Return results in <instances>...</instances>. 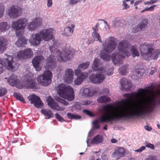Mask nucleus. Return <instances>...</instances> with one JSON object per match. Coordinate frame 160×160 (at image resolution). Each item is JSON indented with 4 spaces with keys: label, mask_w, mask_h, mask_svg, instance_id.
<instances>
[{
    "label": "nucleus",
    "mask_w": 160,
    "mask_h": 160,
    "mask_svg": "<svg viewBox=\"0 0 160 160\" xmlns=\"http://www.w3.org/2000/svg\"><path fill=\"white\" fill-rule=\"evenodd\" d=\"M27 22V19L25 18H21L14 21L12 22V28L16 30H19L24 28L26 24V22Z\"/></svg>",
    "instance_id": "nucleus-14"
},
{
    "label": "nucleus",
    "mask_w": 160,
    "mask_h": 160,
    "mask_svg": "<svg viewBox=\"0 0 160 160\" xmlns=\"http://www.w3.org/2000/svg\"><path fill=\"white\" fill-rule=\"evenodd\" d=\"M41 113L45 116H47L48 119L53 117V113L49 109H43L41 110Z\"/></svg>",
    "instance_id": "nucleus-32"
},
{
    "label": "nucleus",
    "mask_w": 160,
    "mask_h": 160,
    "mask_svg": "<svg viewBox=\"0 0 160 160\" xmlns=\"http://www.w3.org/2000/svg\"><path fill=\"white\" fill-rule=\"evenodd\" d=\"M47 64L50 67L54 66L56 62L55 57L52 55H50L46 60Z\"/></svg>",
    "instance_id": "nucleus-28"
},
{
    "label": "nucleus",
    "mask_w": 160,
    "mask_h": 160,
    "mask_svg": "<svg viewBox=\"0 0 160 160\" xmlns=\"http://www.w3.org/2000/svg\"><path fill=\"white\" fill-rule=\"evenodd\" d=\"M98 59L97 58H95L92 66V68L94 71H97L98 70Z\"/></svg>",
    "instance_id": "nucleus-40"
},
{
    "label": "nucleus",
    "mask_w": 160,
    "mask_h": 160,
    "mask_svg": "<svg viewBox=\"0 0 160 160\" xmlns=\"http://www.w3.org/2000/svg\"><path fill=\"white\" fill-rule=\"evenodd\" d=\"M48 104L51 109L57 111H62L64 109L60 107L58 103L55 102L51 96H49L47 99Z\"/></svg>",
    "instance_id": "nucleus-17"
},
{
    "label": "nucleus",
    "mask_w": 160,
    "mask_h": 160,
    "mask_svg": "<svg viewBox=\"0 0 160 160\" xmlns=\"http://www.w3.org/2000/svg\"><path fill=\"white\" fill-rule=\"evenodd\" d=\"M53 32L51 29H43L39 33L32 34L29 42L34 46L39 45L42 39L46 41L51 40L53 37Z\"/></svg>",
    "instance_id": "nucleus-4"
},
{
    "label": "nucleus",
    "mask_w": 160,
    "mask_h": 160,
    "mask_svg": "<svg viewBox=\"0 0 160 160\" xmlns=\"http://www.w3.org/2000/svg\"><path fill=\"white\" fill-rule=\"evenodd\" d=\"M5 79H7L8 84L12 86H15L17 88L21 89L23 88V84L21 81L18 79L17 76L14 74L11 75L8 78H5Z\"/></svg>",
    "instance_id": "nucleus-11"
},
{
    "label": "nucleus",
    "mask_w": 160,
    "mask_h": 160,
    "mask_svg": "<svg viewBox=\"0 0 160 160\" xmlns=\"http://www.w3.org/2000/svg\"><path fill=\"white\" fill-rule=\"evenodd\" d=\"M73 72L72 69L68 68L65 71V74L63 76L64 80L68 83H71L73 79Z\"/></svg>",
    "instance_id": "nucleus-23"
},
{
    "label": "nucleus",
    "mask_w": 160,
    "mask_h": 160,
    "mask_svg": "<svg viewBox=\"0 0 160 160\" xmlns=\"http://www.w3.org/2000/svg\"><path fill=\"white\" fill-rule=\"evenodd\" d=\"M153 45L144 43L140 45V53L142 58L145 60L149 59V58L153 56V59H157L160 54L159 50L155 51L152 48Z\"/></svg>",
    "instance_id": "nucleus-5"
},
{
    "label": "nucleus",
    "mask_w": 160,
    "mask_h": 160,
    "mask_svg": "<svg viewBox=\"0 0 160 160\" xmlns=\"http://www.w3.org/2000/svg\"><path fill=\"white\" fill-rule=\"evenodd\" d=\"M13 96L18 100L23 102V103H26V102L24 100L21 94L18 93L17 92H15L13 94Z\"/></svg>",
    "instance_id": "nucleus-36"
},
{
    "label": "nucleus",
    "mask_w": 160,
    "mask_h": 160,
    "mask_svg": "<svg viewBox=\"0 0 160 160\" xmlns=\"http://www.w3.org/2000/svg\"><path fill=\"white\" fill-rule=\"evenodd\" d=\"M102 159L103 160H107L108 159V158L105 155H103L102 156Z\"/></svg>",
    "instance_id": "nucleus-64"
},
{
    "label": "nucleus",
    "mask_w": 160,
    "mask_h": 160,
    "mask_svg": "<svg viewBox=\"0 0 160 160\" xmlns=\"http://www.w3.org/2000/svg\"><path fill=\"white\" fill-rule=\"evenodd\" d=\"M92 30L93 32H92L97 33L98 31V28L97 26H95L94 27H92Z\"/></svg>",
    "instance_id": "nucleus-57"
},
{
    "label": "nucleus",
    "mask_w": 160,
    "mask_h": 160,
    "mask_svg": "<svg viewBox=\"0 0 160 160\" xmlns=\"http://www.w3.org/2000/svg\"><path fill=\"white\" fill-rule=\"evenodd\" d=\"M7 93L6 89L5 88H0V97H2L5 95Z\"/></svg>",
    "instance_id": "nucleus-47"
},
{
    "label": "nucleus",
    "mask_w": 160,
    "mask_h": 160,
    "mask_svg": "<svg viewBox=\"0 0 160 160\" xmlns=\"http://www.w3.org/2000/svg\"><path fill=\"white\" fill-rule=\"evenodd\" d=\"M122 5L123 7V8L122 9L123 10L127 9L129 8V6L126 3L125 1H123Z\"/></svg>",
    "instance_id": "nucleus-52"
},
{
    "label": "nucleus",
    "mask_w": 160,
    "mask_h": 160,
    "mask_svg": "<svg viewBox=\"0 0 160 160\" xmlns=\"http://www.w3.org/2000/svg\"><path fill=\"white\" fill-rule=\"evenodd\" d=\"M156 5H153L149 8H147V10H148V11H152L154 10V7H156Z\"/></svg>",
    "instance_id": "nucleus-58"
},
{
    "label": "nucleus",
    "mask_w": 160,
    "mask_h": 160,
    "mask_svg": "<svg viewBox=\"0 0 160 160\" xmlns=\"http://www.w3.org/2000/svg\"><path fill=\"white\" fill-rule=\"evenodd\" d=\"M81 0H70L69 3L70 4L72 5L75 4L79 2Z\"/></svg>",
    "instance_id": "nucleus-50"
},
{
    "label": "nucleus",
    "mask_w": 160,
    "mask_h": 160,
    "mask_svg": "<svg viewBox=\"0 0 160 160\" xmlns=\"http://www.w3.org/2000/svg\"><path fill=\"white\" fill-rule=\"evenodd\" d=\"M44 61V58L42 55H38L32 59V62L34 67L37 71H40L41 68L40 66Z\"/></svg>",
    "instance_id": "nucleus-18"
},
{
    "label": "nucleus",
    "mask_w": 160,
    "mask_h": 160,
    "mask_svg": "<svg viewBox=\"0 0 160 160\" xmlns=\"http://www.w3.org/2000/svg\"><path fill=\"white\" fill-rule=\"evenodd\" d=\"M89 65V62H86L85 63H83L79 65L78 68L80 69H85L87 68Z\"/></svg>",
    "instance_id": "nucleus-43"
},
{
    "label": "nucleus",
    "mask_w": 160,
    "mask_h": 160,
    "mask_svg": "<svg viewBox=\"0 0 160 160\" xmlns=\"http://www.w3.org/2000/svg\"><path fill=\"white\" fill-rule=\"evenodd\" d=\"M122 90L128 91L132 87L131 81L128 80L125 78H122L120 81Z\"/></svg>",
    "instance_id": "nucleus-21"
},
{
    "label": "nucleus",
    "mask_w": 160,
    "mask_h": 160,
    "mask_svg": "<svg viewBox=\"0 0 160 160\" xmlns=\"http://www.w3.org/2000/svg\"><path fill=\"white\" fill-rule=\"evenodd\" d=\"M92 36L95 40L96 41H99L101 43L102 42L101 37L99 33L92 32Z\"/></svg>",
    "instance_id": "nucleus-38"
},
{
    "label": "nucleus",
    "mask_w": 160,
    "mask_h": 160,
    "mask_svg": "<svg viewBox=\"0 0 160 160\" xmlns=\"http://www.w3.org/2000/svg\"><path fill=\"white\" fill-rule=\"evenodd\" d=\"M146 149L145 146H142L139 148L136 151L139 152H140Z\"/></svg>",
    "instance_id": "nucleus-54"
},
{
    "label": "nucleus",
    "mask_w": 160,
    "mask_h": 160,
    "mask_svg": "<svg viewBox=\"0 0 160 160\" xmlns=\"http://www.w3.org/2000/svg\"><path fill=\"white\" fill-rule=\"evenodd\" d=\"M49 49L51 52H55L54 48L52 46H50L49 47Z\"/></svg>",
    "instance_id": "nucleus-61"
},
{
    "label": "nucleus",
    "mask_w": 160,
    "mask_h": 160,
    "mask_svg": "<svg viewBox=\"0 0 160 160\" xmlns=\"http://www.w3.org/2000/svg\"><path fill=\"white\" fill-rule=\"evenodd\" d=\"M10 28V26L7 22H2L0 23V32H4Z\"/></svg>",
    "instance_id": "nucleus-27"
},
{
    "label": "nucleus",
    "mask_w": 160,
    "mask_h": 160,
    "mask_svg": "<svg viewBox=\"0 0 160 160\" xmlns=\"http://www.w3.org/2000/svg\"><path fill=\"white\" fill-rule=\"evenodd\" d=\"M42 19L39 18H36L35 20L29 22L27 26V28L29 31H32L37 29L38 27L41 25Z\"/></svg>",
    "instance_id": "nucleus-20"
},
{
    "label": "nucleus",
    "mask_w": 160,
    "mask_h": 160,
    "mask_svg": "<svg viewBox=\"0 0 160 160\" xmlns=\"http://www.w3.org/2000/svg\"><path fill=\"white\" fill-rule=\"evenodd\" d=\"M118 23L117 21L114 20L112 21V27H114L117 25V24Z\"/></svg>",
    "instance_id": "nucleus-59"
},
{
    "label": "nucleus",
    "mask_w": 160,
    "mask_h": 160,
    "mask_svg": "<svg viewBox=\"0 0 160 160\" xmlns=\"http://www.w3.org/2000/svg\"><path fill=\"white\" fill-rule=\"evenodd\" d=\"M102 94H106L109 95L110 94V92L109 91V90L106 88H104L102 91Z\"/></svg>",
    "instance_id": "nucleus-49"
},
{
    "label": "nucleus",
    "mask_w": 160,
    "mask_h": 160,
    "mask_svg": "<svg viewBox=\"0 0 160 160\" xmlns=\"http://www.w3.org/2000/svg\"><path fill=\"white\" fill-rule=\"evenodd\" d=\"M91 101L90 100H86L81 102H78L75 103L74 107L76 109L80 110L82 108L81 106L88 105L91 104Z\"/></svg>",
    "instance_id": "nucleus-25"
},
{
    "label": "nucleus",
    "mask_w": 160,
    "mask_h": 160,
    "mask_svg": "<svg viewBox=\"0 0 160 160\" xmlns=\"http://www.w3.org/2000/svg\"><path fill=\"white\" fill-rule=\"evenodd\" d=\"M93 135V131L91 130L89 131L88 134V136L87 138L86 142L87 144L88 147L90 146L91 144H98L101 143L103 142V136L100 134H98L94 137L91 140V142L89 143V141L91 139V138Z\"/></svg>",
    "instance_id": "nucleus-10"
},
{
    "label": "nucleus",
    "mask_w": 160,
    "mask_h": 160,
    "mask_svg": "<svg viewBox=\"0 0 160 160\" xmlns=\"http://www.w3.org/2000/svg\"><path fill=\"white\" fill-rule=\"evenodd\" d=\"M160 104V100H157L156 99H153L152 100V102L149 108H147L145 110L140 109L138 110L139 112H145L144 115L142 116H145L148 114L152 112L154 109L156 107Z\"/></svg>",
    "instance_id": "nucleus-16"
},
{
    "label": "nucleus",
    "mask_w": 160,
    "mask_h": 160,
    "mask_svg": "<svg viewBox=\"0 0 160 160\" xmlns=\"http://www.w3.org/2000/svg\"><path fill=\"white\" fill-rule=\"evenodd\" d=\"M22 10L20 8L16 6L11 8L8 11L9 16L12 18H16L18 17L21 13Z\"/></svg>",
    "instance_id": "nucleus-19"
},
{
    "label": "nucleus",
    "mask_w": 160,
    "mask_h": 160,
    "mask_svg": "<svg viewBox=\"0 0 160 160\" xmlns=\"http://www.w3.org/2000/svg\"><path fill=\"white\" fill-rule=\"evenodd\" d=\"M83 94L86 97H91L92 95V93L91 92L89 89L88 88H86L83 89Z\"/></svg>",
    "instance_id": "nucleus-42"
},
{
    "label": "nucleus",
    "mask_w": 160,
    "mask_h": 160,
    "mask_svg": "<svg viewBox=\"0 0 160 160\" xmlns=\"http://www.w3.org/2000/svg\"><path fill=\"white\" fill-rule=\"evenodd\" d=\"M13 58L11 56H8L6 58H0V74L3 72V66L8 69H13L15 67L13 65Z\"/></svg>",
    "instance_id": "nucleus-7"
},
{
    "label": "nucleus",
    "mask_w": 160,
    "mask_h": 160,
    "mask_svg": "<svg viewBox=\"0 0 160 160\" xmlns=\"http://www.w3.org/2000/svg\"><path fill=\"white\" fill-rule=\"evenodd\" d=\"M105 78V76L101 73L92 74L89 76V79L90 82L95 84L102 83Z\"/></svg>",
    "instance_id": "nucleus-13"
},
{
    "label": "nucleus",
    "mask_w": 160,
    "mask_h": 160,
    "mask_svg": "<svg viewBox=\"0 0 160 160\" xmlns=\"http://www.w3.org/2000/svg\"><path fill=\"white\" fill-rule=\"evenodd\" d=\"M125 153L124 149L119 147L116 149L112 153V157L117 159H119L120 158L124 156Z\"/></svg>",
    "instance_id": "nucleus-24"
},
{
    "label": "nucleus",
    "mask_w": 160,
    "mask_h": 160,
    "mask_svg": "<svg viewBox=\"0 0 160 160\" xmlns=\"http://www.w3.org/2000/svg\"><path fill=\"white\" fill-rule=\"evenodd\" d=\"M7 43V39L2 37H0V51L5 49Z\"/></svg>",
    "instance_id": "nucleus-30"
},
{
    "label": "nucleus",
    "mask_w": 160,
    "mask_h": 160,
    "mask_svg": "<svg viewBox=\"0 0 160 160\" xmlns=\"http://www.w3.org/2000/svg\"><path fill=\"white\" fill-rule=\"evenodd\" d=\"M4 9V8L3 7H0V18L3 16Z\"/></svg>",
    "instance_id": "nucleus-53"
},
{
    "label": "nucleus",
    "mask_w": 160,
    "mask_h": 160,
    "mask_svg": "<svg viewBox=\"0 0 160 160\" xmlns=\"http://www.w3.org/2000/svg\"><path fill=\"white\" fill-rule=\"evenodd\" d=\"M83 112L84 113L86 114L87 115L91 117H93L94 115L90 111L84 109L83 110Z\"/></svg>",
    "instance_id": "nucleus-45"
},
{
    "label": "nucleus",
    "mask_w": 160,
    "mask_h": 160,
    "mask_svg": "<svg viewBox=\"0 0 160 160\" xmlns=\"http://www.w3.org/2000/svg\"><path fill=\"white\" fill-rule=\"evenodd\" d=\"M148 24V20L146 19H143L142 20L141 23L138 25V28L141 30L144 31L147 28Z\"/></svg>",
    "instance_id": "nucleus-29"
},
{
    "label": "nucleus",
    "mask_w": 160,
    "mask_h": 160,
    "mask_svg": "<svg viewBox=\"0 0 160 160\" xmlns=\"http://www.w3.org/2000/svg\"><path fill=\"white\" fill-rule=\"evenodd\" d=\"M32 52L30 48L25 49L24 51H21L18 52L17 55L19 59H25L31 58L32 56Z\"/></svg>",
    "instance_id": "nucleus-22"
},
{
    "label": "nucleus",
    "mask_w": 160,
    "mask_h": 160,
    "mask_svg": "<svg viewBox=\"0 0 160 160\" xmlns=\"http://www.w3.org/2000/svg\"><path fill=\"white\" fill-rule=\"evenodd\" d=\"M57 53L59 55L57 57L58 60L59 62H66L70 60L74 53V52L70 50H67L60 52L59 50H57Z\"/></svg>",
    "instance_id": "nucleus-9"
},
{
    "label": "nucleus",
    "mask_w": 160,
    "mask_h": 160,
    "mask_svg": "<svg viewBox=\"0 0 160 160\" xmlns=\"http://www.w3.org/2000/svg\"><path fill=\"white\" fill-rule=\"evenodd\" d=\"M55 99L57 101L60 103L63 104L65 105H68L69 104L68 102L65 100L59 97H57L55 98Z\"/></svg>",
    "instance_id": "nucleus-41"
},
{
    "label": "nucleus",
    "mask_w": 160,
    "mask_h": 160,
    "mask_svg": "<svg viewBox=\"0 0 160 160\" xmlns=\"http://www.w3.org/2000/svg\"><path fill=\"white\" fill-rule=\"evenodd\" d=\"M147 160H159L156 156H149L147 158Z\"/></svg>",
    "instance_id": "nucleus-51"
},
{
    "label": "nucleus",
    "mask_w": 160,
    "mask_h": 160,
    "mask_svg": "<svg viewBox=\"0 0 160 160\" xmlns=\"http://www.w3.org/2000/svg\"><path fill=\"white\" fill-rule=\"evenodd\" d=\"M52 77V74L51 72L47 70L44 72L42 75L38 77L37 81L40 84L47 86L51 83Z\"/></svg>",
    "instance_id": "nucleus-8"
},
{
    "label": "nucleus",
    "mask_w": 160,
    "mask_h": 160,
    "mask_svg": "<svg viewBox=\"0 0 160 160\" xmlns=\"http://www.w3.org/2000/svg\"><path fill=\"white\" fill-rule=\"evenodd\" d=\"M36 83L33 81L28 79L26 81L25 86L28 88L32 89L35 88Z\"/></svg>",
    "instance_id": "nucleus-33"
},
{
    "label": "nucleus",
    "mask_w": 160,
    "mask_h": 160,
    "mask_svg": "<svg viewBox=\"0 0 160 160\" xmlns=\"http://www.w3.org/2000/svg\"><path fill=\"white\" fill-rule=\"evenodd\" d=\"M55 117L59 122H63L65 121L64 119L58 113L55 114Z\"/></svg>",
    "instance_id": "nucleus-46"
},
{
    "label": "nucleus",
    "mask_w": 160,
    "mask_h": 160,
    "mask_svg": "<svg viewBox=\"0 0 160 160\" xmlns=\"http://www.w3.org/2000/svg\"><path fill=\"white\" fill-rule=\"evenodd\" d=\"M111 142L112 143H116L117 142V140L115 138H112L111 140Z\"/></svg>",
    "instance_id": "nucleus-63"
},
{
    "label": "nucleus",
    "mask_w": 160,
    "mask_h": 160,
    "mask_svg": "<svg viewBox=\"0 0 160 160\" xmlns=\"http://www.w3.org/2000/svg\"><path fill=\"white\" fill-rule=\"evenodd\" d=\"M154 87L151 85L144 89L139 88L137 92H133L131 93H125L123 96L126 98L128 102H141L144 100L146 96V92L150 93L152 92Z\"/></svg>",
    "instance_id": "nucleus-3"
},
{
    "label": "nucleus",
    "mask_w": 160,
    "mask_h": 160,
    "mask_svg": "<svg viewBox=\"0 0 160 160\" xmlns=\"http://www.w3.org/2000/svg\"><path fill=\"white\" fill-rule=\"evenodd\" d=\"M119 71L120 72V73L122 75L124 76L125 75L126 73V71L125 69L123 70L122 69V68H119Z\"/></svg>",
    "instance_id": "nucleus-55"
},
{
    "label": "nucleus",
    "mask_w": 160,
    "mask_h": 160,
    "mask_svg": "<svg viewBox=\"0 0 160 160\" xmlns=\"http://www.w3.org/2000/svg\"><path fill=\"white\" fill-rule=\"evenodd\" d=\"M145 72V70L143 69H138L135 71V73L137 78L136 79H138L140 78L143 75V73Z\"/></svg>",
    "instance_id": "nucleus-39"
},
{
    "label": "nucleus",
    "mask_w": 160,
    "mask_h": 160,
    "mask_svg": "<svg viewBox=\"0 0 160 160\" xmlns=\"http://www.w3.org/2000/svg\"><path fill=\"white\" fill-rule=\"evenodd\" d=\"M131 51L132 53V55L133 57L139 56V53L135 46H132L131 47Z\"/></svg>",
    "instance_id": "nucleus-37"
},
{
    "label": "nucleus",
    "mask_w": 160,
    "mask_h": 160,
    "mask_svg": "<svg viewBox=\"0 0 160 160\" xmlns=\"http://www.w3.org/2000/svg\"><path fill=\"white\" fill-rule=\"evenodd\" d=\"M113 70L111 68H107L105 69V74L108 76H110L113 73Z\"/></svg>",
    "instance_id": "nucleus-44"
},
{
    "label": "nucleus",
    "mask_w": 160,
    "mask_h": 160,
    "mask_svg": "<svg viewBox=\"0 0 160 160\" xmlns=\"http://www.w3.org/2000/svg\"><path fill=\"white\" fill-rule=\"evenodd\" d=\"M148 131H150L152 130V128L151 127L146 125L144 127Z\"/></svg>",
    "instance_id": "nucleus-60"
},
{
    "label": "nucleus",
    "mask_w": 160,
    "mask_h": 160,
    "mask_svg": "<svg viewBox=\"0 0 160 160\" xmlns=\"http://www.w3.org/2000/svg\"><path fill=\"white\" fill-rule=\"evenodd\" d=\"M72 27H67L65 28L64 29V34L67 37L71 35L73 32V29L75 27V25L73 24L71 25Z\"/></svg>",
    "instance_id": "nucleus-26"
},
{
    "label": "nucleus",
    "mask_w": 160,
    "mask_h": 160,
    "mask_svg": "<svg viewBox=\"0 0 160 160\" xmlns=\"http://www.w3.org/2000/svg\"><path fill=\"white\" fill-rule=\"evenodd\" d=\"M97 101L99 103H106L111 101L110 98L105 96L99 97L97 99Z\"/></svg>",
    "instance_id": "nucleus-34"
},
{
    "label": "nucleus",
    "mask_w": 160,
    "mask_h": 160,
    "mask_svg": "<svg viewBox=\"0 0 160 160\" xmlns=\"http://www.w3.org/2000/svg\"><path fill=\"white\" fill-rule=\"evenodd\" d=\"M56 89L59 95L62 98L70 101L74 99V91L71 87L61 84L57 87Z\"/></svg>",
    "instance_id": "nucleus-6"
},
{
    "label": "nucleus",
    "mask_w": 160,
    "mask_h": 160,
    "mask_svg": "<svg viewBox=\"0 0 160 160\" xmlns=\"http://www.w3.org/2000/svg\"><path fill=\"white\" fill-rule=\"evenodd\" d=\"M67 117L68 118L71 119H79L81 118V116L77 114H74L72 113H68Z\"/></svg>",
    "instance_id": "nucleus-35"
},
{
    "label": "nucleus",
    "mask_w": 160,
    "mask_h": 160,
    "mask_svg": "<svg viewBox=\"0 0 160 160\" xmlns=\"http://www.w3.org/2000/svg\"><path fill=\"white\" fill-rule=\"evenodd\" d=\"M27 40L25 37L19 38L16 42V44L18 47H24L27 44Z\"/></svg>",
    "instance_id": "nucleus-31"
},
{
    "label": "nucleus",
    "mask_w": 160,
    "mask_h": 160,
    "mask_svg": "<svg viewBox=\"0 0 160 160\" xmlns=\"http://www.w3.org/2000/svg\"><path fill=\"white\" fill-rule=\"evenodd\" d=\"M145 147H147L148 148H150L152 150L154 149V146L153 144L150 143H146L145 144Z\"/></svg>",
    "instance_id": "nucleus-48"
},
{
    "label": "nucleus",
    "mask_w": 160,
    "mask_h": 160,
    "mask_svg": "<svg viewBox=\"0 0 160 160\" xmlns=\"http://www.w3.org/2000/svg\"><path fill=\"white\" fill-rule=\"evenodd\" d=\"M115 39L112 37L109 38V42L106 44L101 51L100 56V58L106 61L110 60L111 58L113 63L115 65H120L122 63V59L124 58V55L129 57L131 55L130 51V44L126 40H124L119 42L118 46L119 52H114L110 56V53L116 48V44Z\"/></svg>",
    "instance_id": "nucleus-2"
},
{
    "label": "nucleus",
    "mask_w": 160,
    "mask_h": 160,
    "mask_svg": "<svg viewBox=\"0 0 160 160\" xmlns=\"http://www.w3.org/2000/svg\"><path fill=\"white\" fill-rule=\"evenodd\" d=\"M77 78L75 80L74 84L77 85L81 84L83 80L87 78L88 75V73L82 72L79 68L76 69L74 71Z\"/></svg>",
    "instance_id": "nucleus-12"
},
{
    "label": "nucleus",
    "mask_w": 160,
    "mask_h": 160,
    "mask_svg": "<svg viewBox=\"0 0 160 160\" xmlns=\"http://www.w3.org/2000/svg\"><path fill=\"white\" fill-rule=\"evenodd\" d=\"M142 0H139L137 1L134 4V6H136L139 3H141L142 2Z\"/></svg>",
    "instance_id": "nucleus-62"
},
{
    "label": "nucleus",
    "mask_w": 160,
    "mask_h": 160,
    "mask_svg": "<svg viewBox=\"0 0 160 160\" xmlns=\"http://www.w3.org/2000/svg\"><path fill=\"white\" fill-rule=\"evenodd\" d=\"M52 4V0H48L47 2V6L49 8L51 7Z\"/></svg>",
    "instance_id": "nucleus-56"
},
{
    "label": "nucleus",
    "mask_w": 160,
    "mask_h": 160,
    "mask_svg": "<svg viewBox=\"0 0 160 160\" xmlns=\"http://www.w3.org/2000/svg\"><path fill=\"white\" fill-rule=\"evenodd\" d=\"M28 98L31 104H34V106L37 108H40L43 106V103L38 96L35 94L30 95Z\"/></svg>",
    "instance_id": "nucleus-15"
},
{
    "label": "nucleus",
    "mask_w": 160,
    "mask_h": 160,
    "mask_svg": "<svg viewBox=\"0 0 160 160\" xmlns=\"http://www.w3.org/2000/svg\"><path fill=\"white\" fill-rule=\"evenodd\" d=\"M114 109L113 105L111 103L103 106L101 110L102 115L99 117L98 120L93 122L94 128L97 129L99 128V122L104 123L122 119L133 118L135 116L141 117L145 113V112H139L137 109L133 111L131 108L122 107L117 111H114Z\"/></svg>",
    "instance_id": "nucleus-1"
}]
</instances>
